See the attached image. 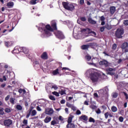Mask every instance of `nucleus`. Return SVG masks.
<instances>
[{"label":"nucleus","mask_w":128,"mask_h":128,"mask_svg":"<svg viewBox=\"0 0 128 128\" xmlns=\"http://www.w3.org/2000/svg\"><path fill=\"white\" fill-rule=\"evenodd\" d=\"M38 30H42L44 32V34H50V32H54V29L52 28L50 25L47 24L45 28H38Z\"/></svg>","instance_id":"obj_1"},{"label":"nucleus","mask_w":128,"mask_h":128,"mask_svg":"<svg viewBox=\"0 0 128 128\" xmlns=\"http://www.w3.org/2000/svg\"><path fill=\"white\" fill-rule=\"evenodd\" d=\"M62 4L65 8V10H74V6L72 4H68V2H62Z\"/></svg>","instance_id":"obj_2"},{"label":"nucleus","mask_w":128,"mask_h":128,"mask_svg":"<svg viewBox=\"0 0 128 128\" xmlns=\"http://www.w3.org/2000/svg\"><path fill=\"white\" fill-rule=\"evenodd\" d=\"M90 79L93 84L98 82V80H100V74H98V73H95L94 74L90 76Z\"/></svg>","instance_id":"obj_3"},{"label":"nucleus","mask_w":128,"mask_h":128,"mask_svg":"<svg viewBox=\"0 0 128 128\" xmlns=\"http://www.w3.org/2000/svg\"><path fill=\"white\" fill-rule=\"evenodd\" d=\"M124 32L123 28H118L116 30L115 34L117 38H122V34H124Z\"/></svg>","instance_id":"obj_4"},{"label":"nucleus","mask_w":128,"mask_h":128,"mask_svg":"<svg viewBox=\"0 0 128 128\" xmlns=\"http://www.w3.org/2000/svg\"><path fill=\"white\" fill-rule=\"evenodd\" d=\"M55 36H56V38L59 40H64V35L62 34V32L58 31L56 32Z\"/></svg>","instance_id":"obj_5"},{"label":"nucleus","mask_w":128,"mask_h":128,"mask_svg":"<svg viewBox=\"0 0 128 128\" xmlns=\"http://www.w3.org/2000/svg\"><path fill=\"white\" fill-rule=\"evenodd\" d=\"M94 43H89L88 44H84L81 46L80 48L83 50H88L90 46H92Z\"/></svg>","instance_id":"obj_6"},{"label":"nucleus","mask_w":128,"mask_h":128,"mask_svg":"<svg viewBox=\"0 0 128 128\" xmlns=\"http://www.w3.org/2000/svg\"><path fill=\"white\" fill-rule=\"evenodd\" d=\"M99 64L100 66H104L106 68H108V66H110V63L104 60H102V61H100L99 62Z\"/></svg>","instance_id":"obj_7"},{"label":"nucleus","mask_w":128,"mask_h":128,"mask_svg":"<svg viewBox=\"0 0 128 128\" xmlns=\"http://www.w3.org/2000/svg\"><path fill=\"white\" fill-rule=\"evenodd\" d=\"M4 125L5 126H10L12 124V120L10 119L5 120L4 122Z\"/></svg>","instance_id":"obj_8"},{"label":"nucleus","mask_w":128,"mask_h":128,"mask_svg":"<svg viewBox=\"0 0 128 128\" xmlns=\"http://www.w3.org/2000/svg\"><path fill=\"white\" fill-rule=\"evenodd\" d=\"M45 114H48L49 116H50L52 114H54V110L52 108H47L45 110Z\"/></svg>","instance_id":"obj_9"},{"label":"nucleus","mask_w":128,"mask_h":128,"mask_svg":"<svg viewBox=\"0 0 128 128\" xmlns=\"http://www.w3.org/2000/svg\"><path fill=\"white\" fill-rule=\"evenodd\" d=\"M79 118L80 119V120H84V122H88V117L86 115H82Z\"/></svg>","instance_id":"obj_10"},{"label":"nucleus","mask_w":128,"mask_h":128,"mask_svg":"<svg viewBox=\"0 0 128 128\" xmlns=\"http://www.w3.org/2000/svg\"><path fill=\"white\" fill-rule=\"evenodd\" d=\"M86 72H87V74H90V76H92L93 74H97L98 73V72H94V68L89 69Z\"/></svg>","instance_id":"obj_11"},{"label":"nucleus","mask_w":128,"mask_h":128,"mask_svg":"<svg viewBox=\"0 0 128 128\" xmlns=\"http://www.w3.org/2000/svg\"><path fill=\"white\" fill-rule=\"evenodd\" d=\"M40 58L42 60H48V53H46V52H44L41 55Z\"/></svg>","instance_id":"obj_12"},{"label":"nucleus","mask_w":128,"mask_h":128,"mask_svg":"<svg viewBox=\"0 0 128 128\" xmlns=\"http://www.w3.org/2000/svg\"><path fill=\"white\" fill-rule=\"evenodd\" d=\"M20 52H24V54H28V50L24 47H20Z\"/></svg>","instance_id":"obj_13"},{"label":"nucleus","mask_w":128,"mask_h":128,"mask_svg":"<svg viewBox=\"0 0 128 128\" xmlns=\"http://www.w3.org/2000/svg\"><path fill=\"white\" fill-rule=\"evenodd\" d=\"M66 128H76V125L74 123H68L66 126Z\"/></svg>","instance_id":"obj_14"},{"label":"nucleus","mask_w":128,"mask_h":128,"mask_svg":"<svg viewBox=\"0 0 128 128\" xmlns=\"http://www.w3.org/2000/svg\"><path fill=\"white\" fill-rule=\"evenodd\" d=\"M62 68V66L58 67V68H57L56 70H54L52 71V74L53 76H56V74H59L60 72H58V70H60Z\"/></svg>","instance_id":"obj_15"},{"label":"nucleus","mask_w":128,"mask_h":128,"mask_svg":"<svg viewBox=\"0 0 128 128\" xmlns=\"http://www.w3.org/2000/svg\"><path fill=\"white\" fill-rule=\"evenodd\" d=\"M74 118V116L72 114V113L70 114V116L68 118V124H71L72 122V118Z\"/></svg>","instance_id":"obj_16"},{"label":"nucleus","mask_w":128,"mask_h":128,"mask_svg":"<svg viewBox=\"0 0 128 128\" xmlns=\"http://www.w3.org/2000/svg\"><path fill=\"white\" fill-rule=\"evenodd\" d=\"M51 26L53 30H56L58 28H56V22H52L51 24Z\"/></svg>","instance_id":"obj_17"},{"label":"nucleus","mask_w":128,"mask_h":128,"mask_svg":"<svg viewBox=\"0 0 128 128\" xmlns=\"http://www.w3.org/2000/svg\"><path fill=\"white\" fill-rule=\"evenodd\" d=\"M105 118L108 119V116L110 118H112L113 116L110 112H106L104 114Z\"/></svg>","instance_id":"obj_18"},{"label":"nucleus","mask_w":128,"mask_h":128,"mask_svg":"<svg viewBox=\"0 0 128 128\" xmlns=\"http://www.w3.org/2000/svg\"><path fill=\"white\" fill-rule=\"evenodd\" d=\"M88 22L91 24H96V20H92L91 18H88Z\"/></svg>","instance_id":"obj_19"},{"label":"nucleus","mask_w":128,"mask_h":128,"mask_svg":"<svg viewBox=\"0 0 128 128\" xmlns=\"http://www.w3.org/2000/svg\"><path fill=\"white\" fill-rule=\"evenodd\" d=\"M50 120H52V117H48L47 116L44 120V122H45V124H48Z\"/></svg>","instance_id":"obj_20"},{"label":"nucleus","mask_w":128,"mask_h":128,"mask_svg":"<svg viewBox=\"0 0 128 128\" xmlns=\"http://www.w3.org/2000/svg\"><path fill=\"white\" fill-rule=\"evenodd\" d=\"M128 48V43L126 42H125L122 44L121 46V48L122 50H126V48Z\"/></svg>","instance_id":"obj_21"},{"label":"nucleus","mask_w":128,"mask_h":128,"mask_svg":"<svg viewBox=\"0 0 128 128\" xmlns=\"http://www.w3.org/2000/svg\"><path fill=\"white\" fill-rule=\"evenodd\" d=\"M116 12V7L114 6H112L110 7V13L111 14H114Z\"/></svg>","instance_id":"obj_22"},{"label":"nucleus","mask_w":128,"mask_h":128,"mask_svg":"<svg viewBox=\"0 0 128 128\" xmlns=\"http://www.w3.org/2000/svg\"><path fill=\"white\" fill-rule=\"evenodd\" d=\"M111 110L112 112H118V108L116 106H112L111 108Z\"/></svg>","instance_id":"obj_23"},{"label":"nucleus","mask_w":128,"mask_h":128,"mask_svg":"<svg viewBox=\"0 0 128 128\" xmlns=\"http://www.w3.org/2000/svg\"><path fill=\"white\" fill-rule=\"evenodd\" d=\"M112 98H118V94L116 92H113L112 94Z\"/></svg>","instance_id":"obj_24"},{"label":"nucleus","mask_w":128,"mask_h":128,"mask_svg":"<svg viewBox=\"0 0 128 128\" xmlns=\"http://www.w3.org/2000/svg\"><path fill=\"white\" fill-rule=\"evenodd\" d=\"M14 52H15V54H19L20 52V49L18 48H15L14 50Z\"/></svg>","instance_id":"obj_25"},{"label":"nucleus","mask_w":128,"mask_h":128,"mask_svg":"<svg viewBox=\"0 0 128 128\" xmlns=\"http://www.w3.org/2000/svg\"><path fill=\"white\" fill-rule=\"evenodd\" d=\"M85 59L86 60L87 62H90V60H92V56L90 55L86 56Z\"/></svg>","instance_id":"obj_26"},{"label":"nucleus","mask_w":128,"mask_h":128,"mask_svg":"<svg viewBox=\"0 0 128 128\" xmlns=\"http://www.w3.org/2000/svg\"><path fill=\"white\" fill-rule=\"evenodd\" d=\"M66 90H62L60 91L59 92V94H60L61 96H64V94H66Z\"/></svg>","instance_id":"obj_27"},{"label":"nucleus","mask_w":128,"mask_h":128,"mask_svg":"<svg viewBox=\"0 0 128 128\" xmlns=\"http://www.w3.org/2000/svg\"><path fill=\"white\" fill-rule=\"evenodd\" d=\"M22 123L24 124H22V128H23V126H27L28 125V120H24L23 122H22Z\"/></svg>","instance_id":"obj_28"},{"label":"nucleus","mask_w":128,"mask_h":128,"mask_svg":"<svg viewBox=\"0 0 128 128\" xmlns=\"http://www.w3.org/2000/svg\"><path fill=\"white\" fill-rule=\"evenodd\" d=\"M16 108H17L18 110H22V106L18 104L16 106Z\"/></svg>","instance_id":"obj_29"},{"label":"nucleus","mask_w":128,"mask_h":128,"mask_svg":"<svg viewBox=\"0 0 128 128\" xmlns=\"http://www.w3.org/2000/svg\"><path fill=\"white\" fill-rule=\"evenodd\" d=\"M36 114V110H32L31 112V116H34Z\"/></svg>","instance_id":"obj_30"},{"label":"nucleus","mask_w":128,"mask_h":128,"mask_svg":"<svg viewBox=\"0 0 128 128\" xmlns=\"http://www.w3.org/2000/svg\"><path fill=\"white\" fill-rule=\"evenodd\" d=\"M90 108H92V110H96L98 107L96 105L92 104L90 106Z\"/></svg>","instance_id":"obj_31"},{"label":"nucleus","mask_w":128,"mask_h":128,"mask_svg":"<svg viewBox=\"0 0 128 128\" xmlns=\"http://www.w3.org/2000/svg\"><path fill=\"white\" fill-rule=\"evenodd\" d=\"M88 122H96V120H94V119L92 117H90L89 118Z\"/></svg>","instance_id":"obj_32"},{"label":"nucleus","mask_w":128,"mask_h":128,"mask_svg":"<svg viewBox=\"0 0 128 128\" xmlns=\"http://www.w3.org/2000/svg\"><path fill=\"white\" fill-rule=\"evenodd\" d=\"M8 7L14 6V2H8L6 5Z\"/></svg>","instance_id":"obj_33"},{"label":"nucleus","mask_w":128,"mask_h":128,"mask_svg":"<svg viewBox=\"0 0 128 128\" xmlns=\"http://www.w3.org/2000/svg\"><path fill=\"white\" fill-rule=\"evenodd\" d=\"M37 0H31L30 1V4H36Z\"/></svg>","instance_id":"obj_34"},{"label":"nucleus","mask_w":128,"mask_h":128,"mask_svg":"<svg viewBox=\"0 0 128 128\" xmlns=\"http://www.w3.org/2000/svg\"><path fill=\"white\" fill-rule=\"evenodd\" d=\"M106 70L108 72H114V70H116L112 68H108L106 69Z\"/></svg>","instance_id":"obj_35"},{"label":"nucleus","mask_w":128,"mask_h":128,"mask_svg":"<svg viewBox=\"0 0 128 128\" xmlns=\"http://www.w3.org/2000/svg\"><path fill=\"white\" fill-rule=\"evenodd\" d=\"M50 100H56V98H54V96L52 95H50L49 96Z\"/></svg>","instance_id":"obj_36"},{"label":"nucleus","mask_w":128,"mask_h":128,"mask_svg":"<svg viewBox=\"0 0 128 128\" xmlns=\"http://www.w3.org/2000/svg\"><path fill=\"white\" fill-rule=\"evenodd\" d=\"M112 50H116V44H114L112 48Z\"/></svg>","instance_id":"obj_37"},{"label":"nucleus","mask_w":128,"mask_h":128,"mask_svg":"<svg viewBox=\"0 0 128 128\" xmlns=\"http://www.w3.org/2000/svg\"><path fill=\"white\" fill-rule=\"evenodd\" d=\"M52 94H54V96H60V94H58V92L56 91L52 92Z\"/></svg>","instance_id":"obj_38"},{"label":"nucleus","mask_w":128,"mask_h":128,"mask_svg":"<svg viewBox=\"0 0 128 128\" xmlns=\"http://www.w3.org/2000/svg\"><path fill=\"white\" fill-rule=\"evenodd\" d=\"M66 106L68 108H72V106H74L72 104H70L69 102H67L66 104Z\"/></svg>","instance_id":"obj_39"},{"label":"nucleus","mask_w":128,"mask_h":128,"mask_svg":"<svg viewBox=\"0 0 128 128\" xmlns=\"http://www.w3.org/2000/svg\"><path fill=\"white\" fill-rule=\"evenodd\" d=\"M58 123L56 120H53L51 122V126H54V124H56Z\"/></svg>","instance_id":"obj_40"},{"label":"nucleus","mask_w":128,"mask_h":128,"mask_svg":"<svg viewBox=\"0 0 128 128\" xmlns=\"http://www.w3.org/2000/svg\"><path fill=\"white\" fill-rule=\"evenodd\" d=\"M4 110H5V112H8V113L10 112H12V110H10V109L9 108H6L4 109Z\"/></svg>","instance_id":"obj_41"},{"label":"nucleus","mask_w":128,"mask_h":128,"mask_svg":"<svg viewBox=\"0 0 128 128\" xmlns=\"http://www.w3.org/2000/svg\"><path fill=\"white\" fill-rule=\"evenodd\" d=\"M10 102L14 104V98H10Z\"/></svg>","instance_id":"obj_42"},{"label":"nucleus","mask_w":128,"mask_h":128,"mask_svg":"<svg viewBox=\"0 0 128 128\" xmlns=\"http://www.w3.org/2000/svg\"><path fill=\"white\" fill-rule=\"evenodd\" d=\"M80 4L81 6H84V0H80Z\"/></svg>","instance_id":"obj_43"},{"label":"nucleus","mask_w":128,"mask_h":128,"mask_svg":"<svg viewBox=\"0 0 128 128\" xmlns=\"http://www.w3.org/2000/svg\"><path fill=\"white\" fill-rule=\"evenodd\" d=\"M119 122H124V117L122 116L119 117Z\"/></svg>","instance_id":"obj_44"},{"label":"nucleus","mask_w":128,"mask_h":128,"mask_svg":"<svg viewBox=\"0 0 128 128\" xmlns=\"http://www.w3.org/2000/svg\"><path fill=\"white\" fill-rule=\"evenodd\" d=\"M52 88H54V90H58V86H56V85H54V86H52Z\"/></svg>","instance_id":"obj_45"},{"label":"nucleus","mask_w":128,"mask_h":128,"mask_svg":"<svg viewBox=\"0 0 128 128\" xmlns=\"http://www.w3.org/2000/svg\"><path fill=\"white\" fill-rule=\"evenodd\" d=\"M80 20H82V22H86V17H81L80 18Z\"/></svg>","instance_id":"obj_46"},{"label":"nucleus","mask_w":128,"mask_h":128,"mask_svg":"<svg viewBox=\"0 0 128 128\" xmlns=\"http://www.w3.org/2000/svg\"><path fill=\"white\" fill-rule=\"evenodd\" d=\"M104 26H102L100 28V32H104Z\"/></svg>","instance_id":"obj_47"},{"label":"nucleus","mask_w":128,"mask_h":128,"mask_svg":"<svg viewBox=\"0 0 128 128\" xmlns=\"http://www.w3.org/2000/svg\"><path fill=\"white\" fill-rule=\"evenodd\" d=\"M122 94H124L125 96L126 100H128V94H126V92H123Z\"/></svg>","instance_id":"obj_48"},{"label":"nucleus","mask_w":128,"mask_h":128,"mask_svg":"<svg viewBox=\"0 0 128 128\" xmlns=\"http://www.w3.org/2000/svg\"><path fill=\"white\" fill-rule=\"evenodd\" d=\"M124 24L125 26H128V20H124Z\"/></svg>","instance_id":"obj_49"},{"label":"nucleus","mask_w":128,"mask_h":128,"mask_svg":"<svg viewBox=\"0 0 128 128\" xmlns=\"http://www.w3.org/2000/svg\"><path fill=\"white\" fill-rule=\"evenodd\" d=\"M0 114H4V108H0Z\"/></svg>","instance_id":"obj_50"},{"label":"nucleus","mask_w":128,"mask_h":128,"mask_svg":"<svg viewBox=\"0 0 128 128\" xmlns=\"http://www.w3.org/2000/svg\"><path fill=\"white\" fill-rule=\"evenodd\" d=\"M72 110H74V112L76 110V107L74 106V105L72 106V108H71Z\"/></svg>","instance_id":"obj_51"},{"label":"nucleus","mask_w":128,"mask_h":128,"mask_svg":"<svg viewBox=\"0 0 128 128\" xmlns=\"http://www.w3.org/2000/svg\"><path fill=\"white\" fill-rule=\"evenodd\" d=\"M30 114H32V112H30V111H29V112H28V114L26 116V118H30Z\"/></svg>","instance_id":"obj_52"},{"label":"nucleus","mask_w":128,"mask_h":128,"mask_svg":"<svg viewBox=\"0 0 128 128\" xmlns=\"http://www.w3.org/2000/svg\"><path fill=\"white\" fill-rule=\"evenodd\" d=\"M36 110H38V112H42V108H40V106H36Z\"/></svg>","instance_id":"obj_53"},{"label":"nucleus","mask_w":128,"mask_h":128,"mask_svg":"<svg viewBox=\"0 0 128 128\" xmlns=\"http://www.w3.org/2000/svg\"><path fill=\"white\" fill-rule=\"evenodd\" d=\"M82 114V112H80V110H77L76 112V114Z\"/></svg>","instance_id":"obj_54"},{"label":"nucleus","mask_w":128,"mask_h":128,"mask_svg":"<svg viewBox=\"0 0 128 128\" xmlns=\"http://www.w3.org/2000/svg\"><path fill=\"white\" fill-rule=\"evenodd\" d=\"M59 120H60L61 122H64V118L62 116H60L58 118Z\"/></svg>","instance_id":"obj_55"},{"label":"nucleus","mask_w":128,"mask_h":128,"mask_svg":"<svg viewBox=\"0 0 128 128\" xmlns=\"http://www.w3.org/2000/svg\"><path fill=\"white\" fill-rule=\"evenodd\" d=\"M60 102L62 104H66V100H60Z\"/></svg>","instance_id":"obj_56"},{"label":"nucleus","mask_w":128,"mask_h":128,"mask_svg":"<svg viewBox=\"0 0 128 128\" xmlns=\"http://www.w3.org/2000/svg\"><path fill=\"white\" fill-rule=\"evenodd\" d=\"M10 95L7 96L5 98V100H6V101L8 100H10Z\"/></svg>","instance_id":"obj_57"},{"label":"nucleus","mask_w":128,"mask_h":128,"mask_svg":"<svg viewBox=\"0 0 128 128\" xmlns=\"http://www.w3.org/2000/svg\"><path fill=\"white\" fill-rule=\"evenodd\" d=\"M96 114H100V112H102V111H100V108H98V110L96 111Z\"/></svg>","instance_id":"obj_58"},{"label":"nucleus","mask_w":128,"mask_h":128,"mask_svg":"<svg viewBox=\"0 0 128 128\" xmlns=\"http://www.w3.org/2000/svg\"><path fill=\"white\" fill-rule=\"evenodd\" d=\"M115 73L114 72H108V74L110 76H114Z\"/></svg>","instance_id":"obj_59"},{"label":"nucleus","mask_w":128,"mask_h":128,"mask_svg":"<svg viewBox=\"0 0 128 128\" xmlns=\"http://www.w3.org/2000/svg\"><path fill=\"white\" fill-rule=\"evenodd\" d=\"M104 20H105L104 16H102L100 17V20H101L102 22L104 21Z\"/></svg>","instance_id":"obj_60"},{"label":"nucleus","mask_w":128,"mask_h":128,"mask_svg":"<svg viewBox=\"0 0 128 128\" xmlns=\"http://www.w3.org/2000/svg\"><path fill=\"white\" fill-rule=\"evenodd\" d=\"M22 92H23V89H22V88H20L18 90V92L20 94H22Z\"/></svg>","instance_id":"obj_61"},{"label":"nucleus","mask_w":128,"mask_h":128,"mask_svg":"<svg viewBox=\"0 0 128 128\" xmlns=\"http://www.w3.org/2000/svg\"><path fill=\"white\" fill-rule=\"evenodd\" d=\"M64 110H65L66 114H68V108H66L64 109Z\"/></svg>","instance_id":"obj_62"},{"label":"nucleus","mask_w":128,"mask_h":128,"mask_svg":"<svg viewBox=\"0 0 128 128\" xmlns=\"http://www.w3.org/2000/svg\"><path fill=\"white\" fill-rule=\"evenodd\" d=\"M94 96L95 98H98V95L97 94V93H94Z\"/></svg>","instance_id":"obj_63"},{"label":"nucleus","mask_w":128,"mask_h":128,"mask_svg":"<svg viewBox=\"0 0 128 128\" xmlns=\"http://www.w3.org/2000/svg\"><path fill=\"white\" fill-rule=\"evenodd\" d=\"M84 104H85L86 106H88V101H85L84 102Z\"/></svg>","instance_id":"obj_64"}]
</instances>
